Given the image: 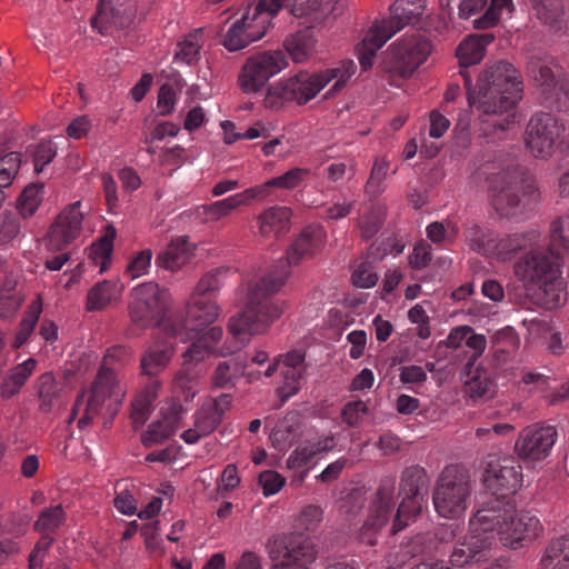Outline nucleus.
Here are the masks:
<instances>
[{
	"label": "nucleus",
	"mask_w": 569,
	"mask_h": 569,
	"mask_svg": "<svg viewBox=\"0 0 569 569\" xmlns=\"http://www.w3.org/2000/svg\"><path fill=\"white\" fill-rule=\"evenodd\" d=\"M387 217V207L382 203H372L369 206L357 221L360 236L363 240L373 238L382 228Z\"/></svg>",
	"instance_id": "obj_36"
},
{
	"label": "nucleus",
	"mask_w": 569,
	"mask_h": 569,
	"mask_svg": "<svg viewBox=\"0 0 569 569\" xmlns=\"http://www.w3.org/2000/svg\"><path fill=\"white\" fill-rule=\"evenodd\" d=\"M338 72V69H327L318 73L300 71L287 81L269 87L263 104L266 108L274 110L282 108L286 102L295 101L299 106L306 104L332 79H336Z\"/></svg>",
	"instance_id": "obj_6"
},
{
	"label": "nucleus",
	"mask_w": 569,
	"mask_h": 569,
	"mask_svg": "<svg viewBox=\"0 0 569 569\" xmlns=\"http://www.w3.org/2000/svg\"><path fill=\"white\" fill-rule=\"evenodd\" d=\"M220 315L216 300L189 298L184 313L177 315L164 323L169 336L179 337L182 342L191 341L204 328L212 325Z\"/></svg>",
	"instance_id": "obj_9"
},
{
	"label": "nucleus",
	"mask_w": 569,
	"mask_h": 569,
	"mask_svg": "<svg viewBox=\"0 0 569 569\" xmlns=\"http://www.w3.org/2000/svg\"><path fill=\"white\" fill-rule=\"evenodd\" d=\"M552 248H569V214L555 220L550 229V243Z\"/></svg>",
	"instance_id": "obj_60"
},
{
	"label": "nucleus",
	"mask_w": 569,
	"mask_h": 569,
	"mask_svg": "<svg viewBox=\"0 0 569 569\" xmlns=\"http://www.w3.org/2000/svg\"><path fill=\"white\" fill-rule=\"evenodd\" d=\"M542 531L539 518L529 511L516 515L508 512V519L498 529V538L505 547L519 549L539 538Z\"/></svg>",
	"instance_id": "obj_16"
},
{
	"label": "nucleus",
	"mask_w": 569,
	"mask_h": 569,
	"mask_svg": "<svg viewBox=\"0 0 569 569\" xmlns=\"http://www.w3.org/2000/svg\"><path fill=\"white\" fill-rule=\"evenodd\" d=\"M491 538L480 537L469 531L461 540H459L450 555V563L455 567H465L490 558Z\"/></svg>",
	"instance_id": "obj_23"
},
{
	"label": "nucleus",
	"mask_w": 569,
	"mask_h": 569,
	"mask_svg": "<svg viewBox=\"0 0 569 569\" xmlns=\"http://www.w3.org/2000/svg\"><path fill=\"white\" fill-rule=\"evenodd\" d=\"M493 40L495 36L490 32L468 36L456 50L460 67L479 63L485 58L487 46Z\"/></svg>",
	"instance_id": "obj_29"
},
{
	"label": "nucleus",
	"mask_w": 569,
	"mask_h": 569,
	"mask_svg": "<svg viewBox=\"0 0 569 569\" xmlns=\"http://www.w3.org/2000/svg\"><path fill=\"white\" fill-rule=\"evenodd\" d=\"M312 40L308 31H298L286 38L283 46L292 60L302 62L312 50Z\"/></svg>",
	"instance_id": "obj_45"
},
{
	"label": "nucleus",
	"mask_w": 569,
	"mask_h": 569,
	"mask_svg": "<svg viewBox=\"0 0 569 569\" xmlns=\"http://www.w3.org/2000/svg\"><path fill=\"white\" fill-rule=\"evenodd\" d=\"M122 6H117L113 0H100L96 14L90 22L92 28L103 34L108 30V26L123 28L131 21L132 12Z\"/></svg>",
	"instance_id": "obj_28"
},
{
	"label": "nucleus",
	"mask_w": 569,
	"mask_h": 569,
	"mask_svg": "<svg viewBox=\"0 0 569 569\" xmlns=\"http://www.w3.org/2000/svg\"><path fill=\"white\" fill-rule=\"evenodd\" d=\"M263 197L264 187H253L227 199L203 206L202 211L203 214L207 216L208 220L217 221L220 218L228 216L231 211L238 209L239 207L249 204L251 200Z\"/></svg>",
	"instance_id": "obj_26"
},
{
	"label": "nucleus",
	"mask_w": 569,
	"mask_h": 569,
	"mask_svg": "<svg viewBox=\"0 0 569 569\" xmlns=\"http://www.w3.org/2000/svg\"><path fill=\"white\" fill-rule=\"evenodd\" d=\"M244 369H247L246 357L236 356L221 361L212 372L211 386L219 389L234 388L238 379L244 376Z\"/></svg>",
	"instance_id": "obj_30"
},
{
	"label": "nucleus",
	"mask_w": 569,
	"mask_h": 569,
	"mask_svg": "<svg viewBox=\"0 0 569 569\" xmlns=\"http://www.w3.org/2000/svg\"><path fill=\"white\" fill-rule=\"evenodd\" d=\"M432 52L431 41L419 32L405 36L390 46L382 61L386 72L408 78Z\"/></svg>",
	"instance_id": "obj_8"
},
{
	"label": "nucleus",
	"mask_w": 569,
	"mask_h": 569,
	"mask_svg": "<svg viewBox=\"0 0 569 569\" xmlns=\"http://www.w3.org/2000/svg\"><path fill=\"white\" fill-rule=\"evenodd\" d=\"M172 355V348L166 342L149 346L140 360L141 373L148 377L158 376L167 368Z\"/></svg>",
	"instance_id": "obj_32"
},
{
	"label": "nucleus",
	"mask_w": 569,
	"mask_h": 569,
	"mask_svg": "<svg viewBox=\"0 0 569 569\" xmlns=\"http://www.w3.org/2000/svg\"><path fill=\"white\" fill-rule=\"evenodd\" d=\"M129 306L131 321L141 327L160 325L168 309V292L156 282L137 286L131 292Z\"/></svg>",
	"instance_id": "obj_10"
},
{
	"label": "nucleus",
	"mask_w": 569,
	"mask_h": 569,
	"mask_svg": "<svg viewBox=\"0 0 569 569\" xmlns=\"http://www.w3.org/2000/svg\"><path fill=\"white\" fill-rule=\"evenodd\" d=\"M556 439L555 427L529 426L519 433L515 451L523 460L540 461L549 456Z\"/></svg>",
	"instance_id": "obj_18"
},
{
	"label": "nucleus",
	"mask_w": 569,
	"mask_h": 569,
	"mask_svg": "<svg viewBox=\"0 0 569 569\" xmlns=\"http://www.w3.org/2000/svg\"><path fill=\"white\" fill-rule=\"evenodd\" d=\"M212 355L209 351L207 345H202L198 338L192 339V343L188 347V349L182 355V365L187 368H192L202 362L207 357Z\"/></svg>",
	"instance_id": "obj_59"
},
{
	"label": "nucleus",
	"mask_w": 569,
	"mask_h": 569,
	"mask_svg": "<svg viewBox=\"0 0 569 569\" xmlns=\"http://www.w3.org/2000/svg\"><path fill=\"white\" fill-rule=\"evenodd\" d=\"M520 74L511 63L507 61L493 63L487 67L478 78L473 106L483 116L505 113L520 98Z\"/></svg>",
	"instance_id": "obj_3"
},
{
	"label": "nucleus",
	"mask_w": 569,
	"mask_h": 569,
	"mask_svg": "<svg viewBox=\"0 0 569 569\" xmlns=\"http://www.w3.org/2000/svg\"><path fill=\"white\" fill-rule=\"evenodd\" d=\"M532 2L537 8L538 17L547 24H556L562 16L559 0H532Z\"/></svg>",
	"instance_id": "obj_55"
},
{
	"label": "nucleus",
	"mask_w": 569,
	"mask_h": 569,
	"mask_svg": "<svg viewBox=\"0 0 569 569\" xmlns=\"http://www.w3.org/2000/svg\"><path fill=\"white\" fill-rule=\"evenodd\" d=\"M36 365V360L30 358L14 367L1 383L2 398L9 399L17 395L33 372Z\"/></svg>",
	"instance_id": "obj_38"
},
{
	"label": "nucleus",
	"mask_w": 569,
	"mask_h": 569,
	"mask_svg": "<svg viewBox=\"0 0 569 569\" xmlns=\"http://www.w3.org/2000/svg\"><path fill=\"white\" fill-rule=\"evenodd\" d=\"M20 232V223L12 212H3L0 216V244H7Z\"/></svg>",
	"instance_id": "obj_61"
},
{
	"label": "nucleus",
	"mask_w": 569,
	"mask_h": 569,
	"mask_svg": "<svg viewBox=\"0 0 569 569\" xmlns=\"http://www.w3.org/2000/svg\"><path fill=\"white\" fill-rule=\"evenodd\" d=\"M64 519L66 513L61 505L46 508L41 511L33 528L39 532L54 531L63 523Z\"/></svg>",
	"instance_id": "obj_49"
},
{
	"label": "nucleus",
	"mask_w": 569,
	"mask_h": 569,
	"mask_svg": "<svg viewBox=\"0 0 569 569\" xmlns=\"http://www.w3.org/2000/svg\"><path fill=\"white\" fill-rule=\"evenodd\" d=\"M322 521V510L320 507L309 505L305 507L296 520V527L305 531H315Z\"/></svg>",
	"instance_id": "obj_57"
},
{
	"label": "nucleus",
	"mask_w": 569,
	"mask_h": 569,
	"mask_svg": "<svg viewBox=\"0 0 569 569\" xmlns=\"http://www.w3.org/2000/svg\"><path fill=\"white\" fill-rule=\"evenodd\" d=\"M541 569H569V532L551 539L540 559Z\"/></svg>",
	"instance_id": "obj_33"
},
{
	"label": "nucleus",
	"mask_w": 569,
	"mask_h": 569,
	"mask_svg": "<svg viewBox=\"0 0 569 569\" xmlns=\"http://www.w3.org/2000/svg\"><path fill=\"white\" fill-rule=\"evenodd\" d=\"M284 482V478L274 470H264L259 475V485L266 497L277 493Z\"/></svg>",
	"instance_id": "obj_64"
},
{
	"label": "nucleus",
	"mask_w": 569,
	"mask_h": 569,
	"mask_svg": "<svg viewBox=\"0 0 569 569\" xmlns=\"http://www.w3.org/2000/svg\"><path fill=\"white\" fill-rule=\"evenodd\" d=\"M521 466L511 457L491 462L486 470L485 485L496 498L515 493L521 483Z\"/></svg>",
	"instance_id": "obj_19"
},
{
	"label": "nucleus",
	"mask_w": 569,
	"mask_h": 569,
	"mask_svg": "<svg viewBox=\"0 0 569 569\" xmlns=\"http://www.w3.org/2000/svg\"><path fill=\"white\" fill-rule=\"evenodd\" d=\"M379 279L377 272L372 270L371 263L361 262L352 274L353 284L360 288H371Z\"/></svg>",
	"instance_id": "obj_63"
},
{
	"label": "nucleus",
	"mask_w": 569,
	"mask_h": 569,
	"mask_svg": "<svg viewBox=\"0 0 569 569\" xmlns=\"http://www.w3.org/2000/svg\"><path fill=\"white\" fill-rule=\"evenodd\" d=\"M307 172L308 171L305 169L293 168L282 176L268 180L264 184L261 186L264 187V197L267 196V190L269 187H277L282 189L296 188L302 181Z\"/></svg>",
	"instance_id": "obj_54"
},
{
	"label": "nucleus",
	"mask_w": 569,
	"mask_h": 569,
	"mask_svg": "<svg viewBox=\"0 0 569 569\" xmlns=\"http://www.w3.org/2000/svg\"><path fill=\"white\" fill-rule=\"evenodd\" d=\"M199 373L192 368H187L184 365L176 373L174 388L183 396L184 401H190L198 392L197 386Z\"/></svg>",
	"instance_id": "obj_47"
},
{
	"label": "nucleus",
	"mask_w": 569,
	"mask_h": 569,
	"mask_svg": "<svg viewBox=\"0 0 569 569\" xmlns=\"http://www.w3.org/2000/svg\"><path fill=\"white\" fill-rule=\"evenodd\" d=\"M527 244V234L523 233L509 234L501 239L497 238L495 257L506 260L510 254L526 248Z\"/></svg>",
	"instance_id": "obj_50"
},
{
	"label": "nucleus",
	"mask_w": 569,
	"mask_h": 569,
	"mask_svg": "<svg viewBox=\"0 0 569 569\" xmlns=\"http://www.w3.org/2000/svg\"><path fill=\"white\" fill-rule=\"evenodd\" d=\"M202 34V29H196L188 33L182 41L178 42V49L174 53V62H182L192 64L199 58L200 43L199 38Z\"/></svg>",
	"instance_id": "obj_43"
},
{
	"label": "nucleus",
	"mask_w": 569,
	"mask_h": 569,
	"mask_svg": "<svg viewBox=\"0 0 569 569\" xmlns=\"http://www.w3.org/2000/svg\"><path fill=\"white\" fill-rule=\"evenodd\" d=\"M429 486L430 477L423 467L411 465L402 470L399 481L401 501L393 515L392 535L402 530L410 519L420 515Z\"/></svg>",
	"instance_id": "obj_7"
},
{
	"label": "nucleus",
	"mask_w": 569,
	"mask_h": 569,
	"mask_svg": "<svg viewBox=\"0 0 569 569\" xmlns=\"http://www.w3.org/2000/svg\"><path fill=\"white\" fill-rule=\"evenodd\" d=\"M410 21L409 16L397 14L377 21L367 32L362 42L357 46L358 59L363 71L369 70L373 64L377 51L398 31Z\"/></svg>",
	"instance_id": "obj_14"
},
{
	"label": "nucleus",
	"mask_w": 569,
	"mask_h": 569,
	"mask_svg": "<svg viewBox=\"0 0 569 569\" xmlns=\"http://www.w3.org/2000/svg\"><path fill=\"white\" fill-rule=\"evenodd\" d=\"M526 71L537 86L543 87L546 90L556 87L557 80L561 76V68L548 54L530 56L526 64Z\"/></svg>",
	"instance_id": "obj_25"
},
{
	"label": "nucleus",
	"mask_w": 569,
	"mask_h": 569,
	"mask_svg": "<svg viewBox=\"0 0 569 569\" xmlns=\"http://www.w3.org/2000/svg\"><path fill=\"white\" fill-rule=\"evenodd\" d=\"M286 67L287 60L282 51L254 54L243 64L239 74V86L246 93H256Z\"/></svg>",
	"instance_id": "obj_12"
},
{
	"label": "nucleus",
	"mask_w": 569,
	"mask_h": 569,
	"mask_svg": "<svg viewBox=\"0 0 569 569\" xmlns=\"http://www.w3.org/2000/svg\"><path fill=\"white\" fill-rule=\"evenodd\" d=\"M37 393L40 399V410L50 412L59 402L63 386L57 381L52 372L41 375L37 381Z\"/></svg>",
	"instance_id": "obj_35"
},
{
	"label": "nucleus",
	"mask_w": 569,
	"mask_h": 569,
	"mask_svg": "<svg viewBox=\"0 0 569 569\" xmlns=\"http://www.w3.org/2000/svg\"><path fill=\"white\" fill-rule=\"evenodd\" d=\"M306 352L302 350H291L282 356L283 363L288 367V370L284 372V378L292 379L293 383H297L298 380L302 377L303 371L301 368H298L305 360ZM298 391V386L293 385L290 387V393H295Z\"/></svg>",
	"instance_id": "obj_53"
},
{
	"label": "nucleus",
	"mask_w": 569,
	"mask_h": 569,
	"mask_svg": "<svg viewBox=\"0 0 569 569\" xmlns=\"http://www.w3.org/2000/svg\"><path fill=\"white\" fill-rule=\"evenodd\" d=\"M395 480L385 478L381 480L376 498L372 501L371 511L359 531V540L368 546L377 543V536L388 522L393 512Z\"/></svg>",
	"instance_id": "obj_13"
},
{
	"label": "nucleus",
	"mask_w": 569,
	"mask_h": 569,
	"mask_svg": "<svg viewBox=\"0 0 569 569\" xmlns=\"http://www.w3.org/2000/svg\"><path fill=\"white\" fill-rule=\"evenodd\" d=\"M41 311V305L38 302H33L29 307L27 316L20 322V329L13 342L14 348H20L28 340L39 320Z\"/></svg>",
	"instance_id": "obj_51"
},
{
	"label": "nucleus",
	"mask_w": 569,
	"mask_h": 569,
	"mask_svg": "<svg viewBox=\"0 0 569 569\" xmlns=\"http://www.w3.org/2000/svg\"><path fill=\"white\" fill-rule=\"evenodd\" d=\"M43 184H29L18 198L17 209L23 218L31 217L41 203L40 190Z\"/></svg>",
	"instance_id": "obj_48"
},
{
	"label": "nucleus",
	"mask_w": 569,
	"mask_h": 569,
	"mask_svg": "<svg viewBox=\"0 0 569 569\" xmlns=\"http://www.w3.org/2000/svg\"><path fill=\"white\" fill-rule=\"evenodd\" d=\"M367 412L368 406L362 400L349 401L341 410V418L349 427H357Z\"/></svg>",
	"instance_id": "obj_62"
},
{
	"label": "nucleus",
	"mask_w": 569,
	"mask_h": 569,
	"mask_svg": "<svg viewBox=\"0 0 569 569\" xmlns=\"http://www.w3.org/2000/svg\"><path fill=\"white\" fill-rule=\"evenodd\" d=\"M325 243V232L318 227H307L287 251L286 262L249 287L244 309L230 318L228 329L233 337L263 333L279 319L286 303L273 296L282 288L290 274L289 267L313 257Z\"/></svg>",
	"instance_id": "obj_1"
},
{
	"label": "nucleus",
	"mask_w": 569,
	"mask_h": 569,
	"mask_svg": "<svg viewBox=\"0 0 569 569\" xmlns=\"http://www.w3.org/2000/svg\"><path fill=\"white\" fill-rule=\"evenodd\" d=\"M563 131L565 124L556 116L547 112L536 113L526 128V147L536 158H548Z\"/></svg>",
	"instance_id": "obj_11"
},
{
	"label": "nucleus",
	"mask_w": 569,
	"mask_h": 569,
	"mask_svg": "<svg viewBox=\"0 0 569 569\" xmlns=\"http://www.w3.org/2000/svg\"><path fill=\"white\" fill-rule=\"evenodd\" d=\"M178 411L171 407L161 419L153 421L148 430L141 436V442L144 447H152L162 443L169 439L178 427Z\"/></svg>",
	"instance_id": "obj_31"
},
{
	"label": "nucleus",
	"mask_w": 569,
	"mask_h": 569,
	"mask_svg": "<svg viewBox=\"0 0 569 569\" xmlns=\"http://www.w3.org/2000/svg\"><path fill=\"white\" fill-rule=\"evenodd\" d=\"M57 156V147L51 140H44L37 144L33 152L34 171L40 173Z\"/></svg>",
	"instance_id": "obj_58"
},
{
	"label": "nucleus",
	"mask_w": 569,
	"mask_h": 569,
	"mask_svg": "<svg viewBox=\"0 0 569 569\" xmlns=\"http://www.w3.org/2000/svg\"><path fill=\"white\" fill-rule=\"evenodd\" d=\"M389 170V161L385 157L375 159L369 179L365 186V193L370 198H377L383 189L381 183L386 180Z\"/></svg>",
	"instance_id": "obj_46"
},
{
	"label": "nucleus",
	"mask_w": 569,
	"mask_h": 569,
	"mask_svg": "<svg viewBox=\"0 0 569 569\" xmlns=\"http://www.w3.org/2000/svg\"><path fill=\"white\" fill-rule=\"evenodd\" d=\"M301 421L298 412L291 411L277 422L270 433L274 447L290 443L300 430Z\"/></svg>",
	"instance_id": "obj_42"
},
{
	"label": "nucleus",
	"mask_w": 569,
	"mask_h": 569,
	"mask_svg": "<svg viewBox=\"0 0 569 569\" xmlns=\"http://www.w3.org/2000/svg\"><path fill=\"white\" fill-rule=\"evenodd\" d=\"M512 272L533 305L549 310L565 305L567 292L561 278V256L550 244L526 251L513 262Z\"/></svg>",
	"instance_id": "obj_2"
},
{
	"label": "nucleus",
	"mask_w": 569,
	"mask_h": 569,
	"mask_svg": "<svg viewBox=\"0 0 569 569\" xmlns=\"http://www.w3.org/2000/svg\"><path fill=\"white\" fill-rule=\"evenodd\" d=\"M271 559L282 558L281 562H290L295 567L308 568L318 555V549L309 536L292 532L269 546Z\"/></svg>",
	"instance_id": "obj_17"
},
{
	"label": "nucleus",
	"mask_w": 569,
	"mask_h": 569,
	"mask_svg": "<svg viewBox=\"0 0 569 569\" xmlns=\"http://www.w3.org/2000/svg\"><path fill=\"white\" fill-rule=\"evenodd\" d=\"M323 0H259L253 8L252 16L257 20L269 23V18L274 17L281 8H286L289 12L298 18L309 16L313 12L322 10Z\"/></svg>",
	"instance_id": "obj_24"
},
{
	"label": "nucleus",
	"mask_w": 569,
	"mask_h": 569,
	"mask_svg": "<svg viewBox=\"0 0 569 569\" xmlns=\"http://www.w3.org/2000/svg\"><path fill=\"white\" fill-rule=\"evenodd\" d=\"M490 203L501 217L515 216L521 204V197L539 198L533 176L519 166L509 167L493 174L490 181Z\"/></svg>",
	"instance_id": "obj_5"
},
{
	"label": "nucleus",
	"mask_w": 569,
	"mask_h": 569,
	"mask_svg": "<svg viewBox=\"0 0 569 569\" xmlns=\"http://www.w3.org/2000/svg\"><path fill=\"white\" fill-rule=\"evenodd\" d=\"M332 438H326L317 442H307L305 446L295 449L287 459L289 469H299L308 465L313 457L331 449L329 442Z\"/></svg>",
	"instance_id": "obj_41"
},
{
	"label": "nucleus",
	"mask_w": 569,
	"mask_h": 569,
	"mask_svg": "<svg viewBox=\"0 0 569 569\" xmlns=\"http://www.w3.org/2000/svg\"><path fill=\"white\" fill-rule=\"evenodd\" d=\"M508 512L503 502L496 498L473 515L469 521V531L478 538H491L492 547L496 542V537H498V529L508 519Z\"/></svg>",
	"instance_id": "obj_22"
},
{
	"label": "nucleus",
	"mask_w": 569,
	"mask_h": 569,
	"mask_svg": "<svg viewBox=\"0 0 569 569\" xmlns=\"http://www.w3.org/2000/svg\"><path fill=\"white\" fill-rule=\"evenodd\" d=\"M194 246L189 242L188 236H180L158 253L156 263L166 270L174 271L184 266L193 256Z\"/></svg>",
	"instance_id": "obj_27"
},
{
	"label": "nucleus",
	"mask_w": 569,
	"mask_h": 569,
	"mask_svg": "<svg viewBox=\"0 0 569 569\" xmlns=\"http://www.w3.org/2000/svg\"><path fill=\"white\" fill-rule=\"evenodd\" d=\"M80 202L68 206L54 220L47 236V247L52 251H61L80 233L82 213Z\"/></svg>",
	"instance_id": "obj_20"
},
{
	"label": "nucleus",
	"mask_w": 569,
	"mask_h": 569,
	"mask_svg": "<svg viewBox=\"0 0 569 569\" xmlns=\"http://www.w3.org/2000/svg\"><path fill=\"white\" fill-rule=\"evenodd\" d=\"M497 238L498 236L493 231L478 224H471L466 230V240L470 248L486 257H495Z\"/></svg>",
	"instance_id": "obj_37"
},
{
	"label": "nucleus",
	"mask_w": 569,
	"mask_h": 569,
	"mask_svg": "<svg viewBox=\"0 0 569 569\" xmlns=\"http://www.w3.org/2000/svg\"><path fill=\"white\" fill-rule=\"evenodd\" d=\"M117 236V230L112 224L104 227L103 236L94 242L90 248V258L96 264H99L100 272L106 271L111 263V254L113 250V240Z\"/></svg>",
	"instance_id": "obj_40"
},
{
	"label": "nucleus",
	"mask_w": 569,
	"mask_h": 569,
	"mask_svg": "<svg viewBox=\"0 0 569 569\" xmlns=\"http://www.w3.org/2000/svg\"><path fill=\"white\" fill-rule=\"evenodd\" d=\"M21 164V153L14 152L0 159V187L11 186Z\"/></svg>",
	"instance_id": "obj_56"
},
{
	"label": "nucleus",
	"mask_w": 569,
	"mask_h": 569,
	"mask_svg": "<svg viewBox=\"0 0 569 569\" xmlns=\"http://www.w3.org/2000/svg\"><path fill=\"white\" fill-rule=\"evenodd\" d=\"M266 32V21L257 20V18L247 12L231 24L222 43L227 50L231 52L238 51L260 40Z\"/></svg>",
	"instance_id": "obj_21"
},
{
	"label": "nucleus",
	"mask_w": 569,
	"mask_h": 569,
	"mask_svg": "<svg viewBox=\"0 0 569 569\" xmlns=\"http://www.w3.org/2000/svg\"><path fill=\"white\" fill-rule=\"evenodd\" d=\"M466 392L475 401H487L493 398L496 385L487 371L478 367L475 375L466 381Z\"/></svg>",
	"instance_id": "obj_39"
},
{
	"label": "nucleus",
	"mask_w": 569,
	"mask_h": 569,
	"mask_svg": "<svg viewBox=\"0 0 569 569\" xmlns=\"http://www.w3.org/2000/svg\"><path fill=\"white\" fill-rule=\"evenodd\" d=\"M291 210L287 207H271L259 216L260 233L264 237L280 234L289 230Z\"/></svg>",
	"instance_id": "obj_34"
},
{
	"label": "nucleus",
	"mask_w": 569,
	"mask_h": 569,
	"mask_svg": "<svg viewBox=\"0 0 569 569\" xmlns=\"http://www.w3.org/2000/svg\"><path fill=\"white\" fill-rule=\"evenodd\" d=\"M123 397L124 391L119 387L114 372L104 365L101 366L87 400L90 409L101 412L106 406V415L112 420L122 405Z\"/></svg>",
	"instance_id": "obj_15"
},
{
	"label": "nucleus",
	"mask_w": 569,
	"mask_h": 569,
	"mask_svg": "<svg viewBox=\"0 0 569 569\" xmlns=\"http://www.w3.org/2000/svg\"><path fill=\"white\" fill-rule=\"evenodd\" d=\"M475 488L470 470L460 463L447 465L437 476L432 502L438 516L458 519L468 508Z\"/></svg>",
	"instance_id": "obj_4"
},
{
	"label": "nucleus",
	"mask_w": 569,
	"mask_h": 569,
	"mask_svg": "<svg viewBox=\"0 0 569 569\" xmlns=\"http://www.w3.org/2000/svg\"><path fill=\"white\" fill-rule=\"evenodd\" d=\"M222 270L214 269L203 274L202 278L196 284V287L193 288L190 298L199 300H213V296L222 287Z\"/></svg>",
	"instance_id": "obj_44"
},
{
	"label": "nucleus",
	"mask_w": 569,
	"mask_h": 569,
	"mask_svg": "<svg viewBox=\"0 0 569 569\" xmlns=\"http://www.w3.org/2000/svg\"><path fill=\"white\" fill-rule=\"evenodd\" d=\"M112 283L103 280L92 287L87 297V309L88 310H101L111 300Z\"/></svg>",
	"instance_id": "obj_52"
}]
</instances>
